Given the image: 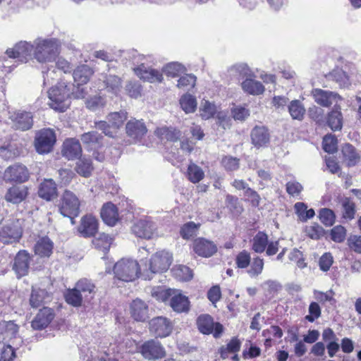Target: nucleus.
I'll use <instances>...</instances> for the list:
<instances>
[{
  "label": "nucleus",
  "mask_w": 361,
  "mask_h": 361,
  "mask_svg": "<svg viewBox=\"0 0 361 361\" xmlns=\"http://www.w3.org/2000/svg\"><path fill=\"white\" fill-rule=\"evenodd\" d=\"M312 96L315 102L324 107H328L334 103L336 104L341 99L338 94L321 89L313 90Z\"/></svg>",
  "instance_id": "nucleus-18"
},
{
  "label": "nucleus",
  "mask_w": 361,
  "mask_h": 361,
  "mask_svg": "<svg viewBox=\"0 0 361 361\" xmlns=\"http://www.w3.org/2000/svg\"><path fill=\"white\" fill-rule=\"evenodd\" d=\"M241 87L244 92L252 95H259L264 92V87L262 83L251 78L245 79L242 82Z\"/></svg>",
  "instance_id": "nucleus-33"
},
{
  "label": "nucleus",
  "mask_w": 361,
  "mask_h": 361,
  "mask_svg": "<svg viewBox=\"0 0 361 361\" xmlns=\"http://www.w3.org/2000/svg\"><path fill=\"white\" fill-rule=\"evenodd\" d=\"M75 286L79 291L82 294L85 300H90L92 298V295L95 293V286L90 280L87 279H82L79 280Z\"/></svg>",
  "instance_id": "nucleus-35"
},
{
  "label": "nucleus",
  "mask_w": 361,
  "mask_h": 361,
  "mask_svg": "<svg viewBox=\"0 0 361 361\" xmlns=\"http://www.w3.org/2000/svg\"><path fill=\"white\" fill-rule=\"evenodd\" d=\"M180 104L185 113H192L197 107L196 99L190 94H185L180 98Z\"/></svg>",
  "instance_id": "nucleus-48"
},
{
  "label": "nucleus",
  "mask_w": 361,
  "mask_h": 361,
  "mask_svg": "<svg viewBox=\"0 0 361 361\" xmlns=\"http://www.w3.org/2000/svg\"><path fill=\"white\" fill-rule=\"evenodd\" d=\"M54 317V311L49 307H43L32 321L31 326L35 330H42L48 326Z\"/></svg>",
  "instance_id": "nucleus-19"
},
{
  "label": "nucleus",
  "mask_w": 361,
  "mask_h": 361,
  "mask_svg": "<svg viewBox=\"0 0 361 361\" xmlns=\"http://www.w3.org/2000/svg\"><path fill=\"white\" fill-rule=\"evenodd\" d=\"M319 219L326 226H332L335 221V215L332 210L329 209H322L319 212Z\"/></svg>",
  "instance_id": "nucleus-60"
},
{
  "label": "nucleus",
  "mask_w": 361,
  "mask_h": 361,
  "mask_svg": "<svg viewBox=\"0 0 361 361\" xmlns=\"http://www.w3.org/2000/svg\"><path fill=\"white\" fill-rule=\"evenodd\" d=\"M9 119L13 127L23 131L30 129L33 126V116L30 112L18 110L9 112Z\"/></svg>",
  "instance_id": "nucleus-10"
},
{
  "label": "nucleus",
  "mask_w": 361,
  "mask_h": 361,
  "mask_svg": "<svg viewBox=\"0 0 361 361\" xmlns=\"http://www.w3.org/2000/svg\"><path fill=\"white\" fill-rule=\"evenodd\" d=\"M174 293V291L171 289H166L161 287H158L152 291V296L154 297L157 300L166 302L172 294Z\"/></svg>",
  "instance_id": "nucleus-62"
},
{
  "label": "nucleus",
  "mask_w": 361,
  "mask_h": 361,
  "mask_svg": "<svg viewBox=\"0 0 361 361\" xmlns=\"http://www.w3.org/2000/svg\"><path fill=\"white\" fill-rule=\"evenodd\" d=\"M128 137L135 140H140L147 133V128L142 120L130 119L126 126Z\"/></svg>",
  "instance_id": "nucleus-17"
},
{
  "label": "nucleus",
  "mask_w": 361,
  "mask_h": 361,
  "mask_svg": "<svg viewBox=\"0 0 361 361\" xmlns=\"http://www.w3.org/2000/svg\"><path fill=\"white\" fill-rule=\"evenodd\" d=\"M185 68L178 62H172L166 65L163 68V72L169 77L176 78L185 73Z\"/></svg>",
  "instance_id": "nucleus-46"
},
{
  "label": "nucleus",
  "mask_w": 361,
  "mask_h": 361,
  "mask_svg": "<svg viewBox=\"0 0 361 361\" xmlns=\"http://www.w3.org/2000/svg\"><path fill=\"white\" fill-rule=\"evenodd\" d=\"M288 111L293 119L302 121L305 114V108L302 103L298 99L293 100L288 105Z\"/></svg>",
  "instance_id": "nucleus-36"
},
{
  "label": "nucleus",
  "mask_w": 361,
  "mask_h": 361,
  "mask_svg": "<svg viewBox=\"0 0 361 361\" xmlns=\"http://www.w3.org/2000/svg\"><path fill=\"white\" fill-rule=\"evenodd\" d=\"M75 170L80 175L84 177H88L92 171V166L90 160L85 158L80 159L77 162Z\"/></svg>",
  "instance_id": "nucleus-49"
},
{
  "label": "nucleus",
  "mask_w": 361,
  "mask_h": 361,
  "mask_svg": "<svg viewBox=\"0 0 361 361\" xmlns=\"http://www.w3.org/2000/svg\"><path fill=\"white\" fill-rule=\"evenodd\" d=\"M156 229L155 224L148 219L138 221L132 228V231L135 235L146 239L152 238Z\"/></svg>",
  "instance_id": "nucleus-15"
},
{
  "label": "nucleus",
  "mask_w": 361,
  "mask_h": 361,
  "mask_svg": "<svg viewBox=\"0 0 361 361\" xmlns=\"http://www.w3.org/2000/svg\"><path fill=\"white\" fill-rule=\"evenodd\" d=\"M66 301L74 306L79 307L82 304V301L84 299L82 294L79 291L77 287H75L72 289H68L65 294Z\"/></svg>",
  "instance_id": "nucleus-42"
},
{
  "label": "nucleus",
  "mask_w": 361,
  "mask_h": 361,
  "mask_svg": "<svg viewBox=\"0 0 361 361\" xmlns=\"http://www.w3.org/2000/svg\"><path fill=\"white\" fill-rule=\"evenodd\" d=\"M174 276L180 281H188L192 278L191 269L184 265L176 266L173 269Z\"/></svg>",
  "instance_id": "nucleus-50"
},
{
  "label": "nucleus",
  "mask_w": 361,
  "mask_h": 361,
  "mask_svg": "<svg viewBox=\"0 0 361 361\" xmlns=\"http://www.w3.org/2000/svg\"><path fill=\"white\" fill-rule=\"evenodd\" d=\"M193 250L200 257H209L216 252L217 247L212 241L199 238L193 242Z\"/></svg>",
  "instance_id": "nucleus-16"
},
{
  "label": "nucleus",
  "mask_w": 361,
  "mask_h": 361,
  "mask_svg": "<svg viewBox=\"0 0 361 361\" xmlns=\"http://www.w3.org/2000/svg\"><path fill=\"white\" fill-rule=\"evenodd\" d=\"M80 201L73 192L66 190L59 204V212L65 217L71 219L72 224H75L74 218L80 213Z\"/></svg>",
  "instance_id": "nucleus-6"
},
{
  "label": "nucleus",
  "mask_w": 361,
  "mask_h": 361,
  "mask_svg": "<svg viewBox=\"0 0 361 361\" xmlns=\"http://www.w3.org/2000/svg\"><path fill=\"white\" fill-rule=\"evenodd\" d=\"M155 133L161 140L169 141H176L180 136V132L176 129L169 128L166 127L157 128Z\"/></svg>",
  "instance_id": "nucleus-43"
},
{
  "label": "nucleus",
  "mask_w": 361,
  "mask_h": 361,
  "mask_svg": "<svg viewBox=\"0 0 361 361\" xmlns=\"http://www.w3.org/2000/svg\"><path fill=\"white\" fill-rule=\"evenodd\" d=\"M92 69L87 65H81L74 70L73 77L78 86L86 84L93 75ZM79 87H78V88Z\"/></svg>",
  "instance_id": "nucleus-29"
},
{
  "label": "nucleus",
  "mask_w": 361,
  "mask_h": 361,
  "mask_svg": "<svg viewBox=\"0 0 361 361\" xmlns=\"http://www.w3.org/2000/svg\"><path fill=\"white\" fill-rule=\"evenodd\" d=\"M172 262V255L167 251L157 252L150 258L149 263L145 265L143 276L145 279L150 280L153 274L163 273L167 271Z\"/></svg>",
  "instance_id": "nucleus-3"
},
{
  "label": "nucleus",
  "mask_w": 361,
  "mask_h": 361,
  "mask_svg": "<svg viewBox=\"0 0 361 361\" xmlns=\"http://www.w3.org/2000/svg\"><path fill=\"white\" fill-rule=\"evenodd\" d=\"M134 71L140 79L149 82H160L163 79L161 72L151 68H147L143 64L134 68Z\"/></svg>",
  "instance_id": "nucleus-24"
},
{
  "label": "nucleus",
  "mask_w": 361,
  "mask_h": 361,
  "mask_svg": "<svg viewBox=\"0 0 361 361\" xmlns=\"http://www.w3.org/2000/svg\"><path fill=\"white\" fill-rule=\"evenodd\" d=\"M149 330L157 337H166L172 331V324L166 317H157L149 322Z\"/></svg>",
  "instance_id": "nucleus-13"
},
{
  "label": "nucleus",
  "mask_w": 361,
  "mask_h": 361,
  "mask_svg": "<svg viewBox=\"0 0 361 361\" xmlns=\"http://www.w3.org/2000/svg\"><path fill=\"white\" fill-rule=\"evenodd\" d=\"M29 178L27 167L20 164H15L8 166L4 173V179L7 182L23 183Z\"/></svg>",
  "instance_id": "nucleus-12"
},
{
  "label": "nucleus",
  "mask_w": 361,
  "mask_h": 361,
  "mask_svg": "<svg viewBox=\"0 0 361 361\" xmlns=\"http://www.w3.org/2000/svg\"><path fill=\"white\" fill-rule=\"evenodd\" d=\"M295 214L302 221H305L314 216V211L312 209H307V206L303 202H297L294 205Z\"/></svg>",
  "instance_id": "nucleus-45"
},
{
  "label": "nucleus",
  "mask_w": 361,
  "mask_h": 361,
  "mask_svg": "<svg viewBox=\"0 0 361 361\" xmlns=\"http://www.w3.org/2000/svg\"><path fill=\"white\" fill-rule=\"evenodd\" d=\"M347 244L349 248L354 252L361 254V236L357 235H351L347 240Z\"/></svg>",
  "instance_id": "nucleus-63"
},
{
  "label": "nucleus",
  "mask_w": 361,
  "mask_h": 361,
  "mask_svg": "<svg viewBox=\"0 0 361 361\" xmlns=\"http://www.w3.org/2000/svg\"><path fill=\"white\" fill-rule=\"evenodd\" d=\"M305 232L312 239H319L324 234V229L317 224H312L305 227Z\"/></svg>",
  "instance_id": "nucleus-56"
},
{
  "label": "nucleus",
  "mask_w": 361,
  "mask_h": 361,
  "mask_svg": "<svg viewBox=\"0 0 361 361\" xmlns=\"http://www.w3.org/2000/svg\"><path fill=\"white\" fill-rule=\"evenodd\" d=\"M141 353L147 360H157L165 355V350L159 341L152 339L142 345Z\"/></svg>",
  "instance_id": "nucleus-14"
},
{
  "label": "nucleus",
  "mask_w": 361,
  "mask_h": 361,
  "mask_svg": "<svg viewBox=\"0 0 361 361\" xmlns=\"http://www.w3.org/2000/svg\"><path fill=\"white\" fill-rule=\"evenodd\" d=\"M126 118L127 113L125 111L112 112L108 115L107 121H101L96 123V126L98 129L102 130L106 135L113 137Z\"/></svg>",
  "instance_id": "nucleus-7"
},
{
  "label": "nucleus",
  "mask_w": 361,
  "mask_h": 361,
  "mask_svg": "<svg viewBox=\"0 0 361 361\" xmlns=\"http://www.w3.org/2000/svg\"><path fill=\"white\" fill-rule=\"evenodd\" d=\"M346 237V229L343 226H336L331 231V240L336 243H342Z\"/></svg>",
  "instance_id": "nucleus-59"
},
{
  "label": "nucleus",
  "mask_w": 361,
  "mask_h": 361,
  "mask_svg": "<svg viewBox=\"0 0 361 361\" xmlns=\"http://www.w3.org/2000/svg\"><path fill=\"white\" fill-rule=\"evenodd\" d=\"M196 77L192 74H185L180 77L177 83V87L180 89L189 90L195 85Z\"/></svg>",
  "instance_id": "nucleus-52"
},
{
  "label": "nucleus",
  "mask_w": 361,
  "mask_h": 361,
  "mask_svg": "<svg viewBox=\"0 0 361 361\" xmlns=\"http://www.w3.org/2000/svg\"><path fill=\"white\" fill-rule=\"evenodd\" d=\"M101 217L106 224L114 226L118 220L116 207L111 202L104 204L101 209Z\"/></svg>",
  "instance_id": "nucleus-28"
},
{
  "label": "nucleus",
  "mask_w": 361,
  "mask_h": 361,
  "mask_svg": "<svg viewBox=\"0 0 361 361\" xmlns=\"http://www.w3.org/2000/svg\"><path fill=\"white\" fill-rule=\"evenodd\" d=\"M72 86L69 83L61 81L51 87L48 91L49 106L56 111L63 112L70 105L69 98L71 94L77 99L85 97L86 93L83 87H78L75 92H72Z\"/></svg>",
  "instance_id": "nucleus-1"
},
{
  "label": "nucleus",
  "mask_w": 361,
  "mask_h": 361,
  "mask_svg": "<svg viewBox=\"0 0 361 361\" xmlns=\"http://www.w3.org/2000/svg\"><path fill=\"white\" fill-rule=\"evenodd\" d=\"M19 155V150L15 145L8 144L0 147V156L4 159H11Z\"/></svg>",
  "instance_id": "nucleus-53"
},
{
  "label": "nucleus",
  "mask_w": 361,
  "mask_h": 361,
  "mask_svg": "<svg viewBox=\"0 0 361 361\" xmlns=\"http://www.w3.org/2000/svg\"><path fill=\"white\" fill-rule=\"evenodd\" d=\"M327 123L333 130H338L342 128L343 116L341 111L336 109L329 114Z\"/></svg>",
  "instance_id": "nucleus-41"
},
{
  "label": "nucleus",
  "mask_w": 361,
  "mask_h": 361,
  "mask_svg": "<svg viewBox=\"0 0 361 361\" xmlns=\"http://www.w3.org/2000/svg\"><path fill=\"white\" fill-rule=\"evenodd\" d=\"M197 231V225L194 222L184 224L180 229V235L184 239H190L195 236Z\"/></svg>",
  "instance_id": "nucleus-55"
},
{
  "label": "nucleus",
  "mask_w": 361,
  "mask_h": 361,
  "mask_svg": "<svg viewBox=\"0 0 361 361\" xmlns=\"http://www.w3.org/2000/svg\"><path fill=\"white\" fill-rule=\"evenodd\" d=\"M226 207L233 213L240 214L243 209L237 197L227 195L226 197Z\"/></svg>",
  "instance_id": "nucleus-54"
},
{
  "label": "nucleus",
  "mask_w": 361,
  "mask_h": 361,
  "mask_svg": "<svg viewBox=\"0 0 361 361\" xmlns=\"http://www.w3.org/2000/svg\"><path fill=\"white\" fill-rule=\"evenodd\" d=\"M200 111L202 118L209 119L216 112V107L214 104L205 101L200 109Z\"/></svg>",
  "instance_id": "nucleus-61"
},
{
  "label": "nucleus",
  "mask_w": 361,
  "mask_h": 361,
  "mask_svg": "<svg viewBox=\"0 0 361 361\" xmlns=\"http://www.w3.org/2000/svg\"><path fill=\"white\" fill-rule=\"evenodd\" d=\"M82 148L80 142L74 138L66 140L63 145L62 154L69 160L80 157Z\"/></svg>",
  "instance_id": "nucleus-23"
},
{
  "label": "nucleus",
  "mask_w": 361,
  "mask_h": 361,
  "mask_svg": "<svg viewBox=\"0 0 361 361\" xmlns=\"http://www.w3.org/2000/svg\"><path fill=\"white\" fill-rule=\"evenodd\" d=\"M197 323L198 329L204 334H212L214 338H219L223 332V326L219 323L214 324L212 317L208 314L200 315Z\"/></svg>",
  "instance_id": "nucleus-11"
},
{
  "label": "nucleus",
  "mask_w": 361,
  "mask_h": 361,
  "mask_svg": "<svg viewBox=\"0 0 361 361\" xmlns=\"http://www.w3.org/2000/svg\"><path fill=\"white\" fill-rule=\"evenodd\" d=\"M15 357L14 348L9 344L4 345L0 353V361H13Z\"/></svg>",
  "instance_id": "nucleus-64"
},
{
  "label": "nucleus",
  "mask_w": 361,
  "mask_h": 361,
  "mask_svg": "<svg viewBox=\"0 0 361 361\" xmlns=\"http://www.w3.org/2000/svg\"><path fill=\"white\" fill-rule=\"evenodd\" d=\"M22 224V221L16 219L4 226L0 231V241L5 244L18 241L23 234Z\"/></svg>",
  "instance_id": "nucleus-8"
},
{
  "label": "nucleus",
  "mask_w": 361,
  "mask_h": 361,
  "mask_svg": "<svg viewBox=\"0 0 361 361\" xmlns=\"http://www.w3.org/2000/svg\"><path fill=\"white\" fill-rule=\"evenodd\" d=\"M27 195V188L24 186L14 185L11 187L5 195V200L13 204L23 202Z\"/></svg>",
  "instance_id": "nucleus-26"
},
{
  "label": "nucleus",
  "mask_w": 361,
  "mask_h": 361,
  "mask_svg": "<svg viewBox=\"0 0 361 361\" xmlns=\"http://www.w3.org/2000/svg\"><path fill=\"white\" fill-rule=\"evenodd\" d=\"M250 137L252 145L257 148L266 146L270 140L269 130L264 126H256L253 128Z\"/></svg>",
  "instance_id": "nucleus-21"
},
{
  "label": "nucleus",
  "mask_w": 361,
  "mask_h": 361,
  "mask_svg": "<svg viewBox=\"0 0 361 361\" xmlns=\"http://www.w3.org/2000/svg\"><path fill=\"white\" fill-rule=\"evenodd\" d=\"M342 153L348 166H355L359 161L360 157L351 145L345 144L342 148Z\"/></svg>",
  "instance_id": "nucleus-37"
},
{
  "label": "nucleus",
  "mask_w": 361,
  "mask_h": 361,
  "mask_svg": "<svg viewBox=\"0 0 361 361\" xmlns=\"http://www.w3.org/2000/svg\"><path fill=\"white\" fill-rule=\"evenodd\" d=\"M104 88L115 94L121 90V81L120 78L114 75H109L104 80Z\"/></svg>",
  "instance_id": "nucleus-40"
},
{
  "label": "nucleus",
  "mask_w": 361,
  "mask_h": 361,
  "mask_svg": "<svg viewBox=\"0 0 361 361\" xmlns=\"http://www.w3.org/2000/svg\"><path fill=\"white\" fill-rule=\"evenodd\" d=\"M112 238L106 233H99L98 237L95 238L92 243L96 248L102 250L106 252L109 250Z\"/></svg>",
  "instance_id": "nucleus-47"
},
{
  "label": "nucleus",
  "mask_w": 361,
  "mask_h": 361,
  "mask_svg": "<svg viewBox=\"0 0 361 361\" xmlns=\"http://www.w3.org/2000/svg\"><path fill=\"white\" fill-rule=\"evenodd\" d=\"M30 257L25 250H20L15 257L13 270L18 277H22L27 274L30 266Z\"/></svg>",
  "instance_id": "nucleus-20"
},
{
  "label": "nucleus",
  "mask_w": 361,
  "mask_h": 361,
  "mask_svg": "<svg viewBox=\"0 0 361 361\" xmlns=\"http://www.w3.org/2000/svg\"><path fill=\"white\" fill-rule=\"evenodd\" d=\"M323 149L328 153H334L337 150V139L334 135H327L323 139Z\"/></svg>",
  "instance_id": "nucleus-58"
},
{
  "label": "nucleus",
  "mask_w": 361,
  "mask_h": 361,
  "mask_svg": "<svg viewBox=\"0 0 361 361\" xmlns=\"http://www.w3.org/2000/svg\"><path fill=\"white\" fill-rule=\"evenodd\" d=\"M98 230V221L97 219L91 214L84 216L80 221L78 227V231L84 237L93 236Z\"/></svg>",
  "instance_id": "nucleus-22"
},
{
  "label": "nucleus",
  "mask_w": 361,
  "mask_h": 361,
  "mask_svg": "<svg viewBox=\"0 0 361 361\" xmlns=\"http://www.w3.org/2000/svg\"><path fill=\"white\" fill-rule=\"evenodd\" d=\"M39 196L42 198L51 200L56 196V186L52 179H47L42 182L39 188Z\"/></svg>",
  "instance_id": "nucleus-31"
},
{
  "label": "nucleus",
  "mask_w": 361,
  "mask_h": 361,
  "mask_svg": "<svg viewBox=\"0 0 361 361\" xmlns=\"http://www.w3.org/2000/svg\"><path fill=\"white\" fill-rule=\"evenodd\" d=\"M140 272L137 261L131 259H121L114 267L115 276L123 281H133L137 278Z\"/></svg>",
  "instance_id": "nucleus-4"
},
{
  "label": "nucleus",
  "mask_w": 361,
  "mask_h": 361,
  "mask_svg": "<svg viewBox=\"0 0 361 361\" xmlns=\"http://www.w3.org/2000/svg\"><path fill=\"white\" fill-rule=\"evenodd\" d=\"M1 333L4 338L11 339L16 338L18 332V326L13 321L4 322L0 324Z\"/></svg>",
  "instance_id": "nucleus-44"
},
{
  "label": "nucleus",
  "mask_w": 361,
  "mask_h": 361,
  "mask_svg": "<svg viewBox=\"0 0 361 361\" xmlns=\"http://www.w3.org/2000/svg\"><path fill=\"white\" fill-rule=\"evenodd\" d=\"M170 305L176 312H187L189 310L190 302L188 297L178 293L171 298Z\"/></svg>",
  "instance_id": "nucleus-32"
},
{
  "label": "nucleus",
  "mask_w": 361,
  "mask_h": 361,
  "mask_svg": "<svg viewBox=\"0 0 361 361\" xmlns=\"http://www.w3.org/2000/svg\"><path fill=\"white\" fill-rule=\"evenodd\" d=\"M56 142L55 131L51 128H43L37 131L34 139V147L39 154L50 153Z\"/></svg>",
  "instance_id": "nucleus-5"
},
{
  "label": "nucleus",
  "mask_w": 361,
  "mask_h": 361,
  "mask_svg": "<svg viewBox=\"0 0 361 361\" xmlns=\"http://www.w3.org/2000/svg\"><path fill=\"white\" fill-rule=\"evenodd\" d=\"M131 317L137 322H145L149 318L148 307L140 299L134 300L130 307Z\"/></svg>",
  "instance_id": "nucleus-25"
},
{
  "label": "nucleus",
  "mask_w": 361,
  "mask_h": 361,
  "mask_svg": "<svg viewBox=\"0 0 361 361\" xmlns=\"http://www.w3.org/2000/svg\"><path fill=\"white\" fill-rule=\"evenodd\" d=\"M60 42L55 38H37L33 58L42 63L52 62L60 53Z\"/></svg>",
  "instance_id": "nucleus-2"
},
{
  "label": "nucleus",
  "mask_w": 361,
  "mask_h": 361,
  "mask_svg": "<svg viewBox=\"0 0 361 361\" xmlns=\"http://www.w3.org/2000/svg\"><path fill=\"white\" fill-rule=\"evenodd\" d=\"M51 297L44 289L32 288L30 298V304L33 308H37L43 303L50 300Z\"/></svg>",
  "instance_id": "nucleus-34"
},
{
  "label": "nucleus",
  "mask_w": 361,
  "mask_h": 361,
  "mask_svg": "<svg viewBox=\"0 0 361 361\" xmlns=\"http://www.w3.org/2000/svg\"><path fill=\"white\" fill-rule=\"evenodd\" d=\"M53 247L52 241L48 237H43L37 241L34 250L37 255L49 257L52 253Z\"/></svg>",
  "instance_id": "nucleus-30"
},
{
  "label": "nucleus",
  "mask_w": 361,
  "mask_h": 361,
  "mask_svg": "<svg viewBox=\"0 0 361 361\" xmlns=\"http://www.w3.org/2000/svg\"><path fill=\"white\" fill-rule=\"evenodd\" d=\"M252 248L257 253H262L265 250L268 243V236L263 232H258L252 239Z\"/></svg>",
  "instance_id": "nucleus-39"
},
{
  "label": "nucleus",
  "mask_w": 361,
  "mask_h": 361,
  "mask_svg": "<svg viewBox=\"0 0 361 361\" xmlns=\"http://www.w3.org/2000/svg\"><path fill=\"white\" fill-rule=\"evenodd\" d=\"M85 104L87 109L96 111L104 106L106 100L102 96L94 95L88 98L85 102Z\"/></svg>",
  "instance_id": "nucleus-51"
},
{
  "label": "nucleus",
  "mask_w": 361,
  "mask_h": 361,
  "mask_svg": "<svg viewBox=\"0 0 361 361\" xmlns=\"http://www.w3.org/2000/svg\"><path fill=\"white\" fill-rule=\"evenodd\" d=\"M35 42L30 44L25 41L17 43L13 48L8 49L6 54L10 58L18 59L21 62H27L33 56Z\"/></svg>",
  "instance_id": "nucleus-9"
},
{
  "label": "nucleus",
  "mask_w": 361,
  "mask_h": 361,
  "mask_svg": "<svg viewBox=\"0 0 361 361\" xmlns=\"http://www.w3.org/2000/svg\"><path fill=\"white\" fill-rule=\"evenodd\" d=\"M80 139L88 150H96L102 146L103 136L97 131H91L82 134Z\"/></svg>",
  "instance_id": "nucleus-27"
},
{
  "label": "nucleus",
  "mask_w": 361,
  "mask_h": 361,
  "mask_svg": "<svg viewBox=\"0 0 361 361\" xmlns=\"http://www.w3.org/2000/svg\"><path fill=\"white\" fill-rule=\"evenodd\" d=\"M188 180L192 183H197L204 177V172L202 168L193 162H191L187 170Z\"/></svg>",
  "instance_id": "nucleus-38"
},
{
  "label": "nucleus",
  "mask_w": 361,
  "mask_h": 361,
  "mask_svg": "<svg viewBox=\"0 0 361 361\" xmlns=\"http://www.w3.org/2000/svg\"><path fill=\"white\" fill-rule=\"evenodd\" d=\"M264 268V261L259 257L253 259L248 274L251 277H255L259 275Z\"/></svg>",
  "instance_id": "nucleus-57"
}]
</instances>
